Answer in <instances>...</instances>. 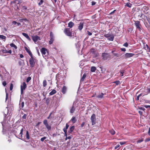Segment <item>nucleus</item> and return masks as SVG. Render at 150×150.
<instances>
[{
	"instance_id": "1",
	"label": "nucleus",
	"mask_w": 150,
	"mask_h": 150,
	"mask_svg": "<svg viewBox=\"0 0 150 150\" xmlns=\"http://www.w3.org/2000/svg\"><path fill=\"white\" fill-rule=\"evenodd\" d=\"M26 85L25 82H23L21 86V94L23 93V91L26 88Z\"/></svg>"
},
{
	"instance_id": "2",
	"label": "nucleus",
	"mask_w": 150,
	"mask_h": 150,
	"mask_svg": "<svg viewBox=\"0 0 150 150\" xmlns=\"http://www.w3.org/2000/svg\"><path fill=\"white\" fill-rule=\"evenodd\" d=\"M102 57L103 59L104 60H107L110 58L109 54L106 53H103Z\"/></svg>"
},
{
	"instance_id": "3",
	"label": "nucleus",
	"mask_w": 150,
	"mask_h": 150,
	"mask_svg": "<svg viewBox=\"0 0 150 150\" xmlns=\"http://www.w3.org/2000/svg\"><path fill=\"white\" fill-rule=\"evenodd\" d=\"M43 124L45 125L48 131H49L51 129V126L48 124L47 120H44L43 121Z\"/></svg>"
},
{
	"instance_id": "4",
	"label": "nucleus",
	"mask_w": 150,
	"mask_h": 150,
	"mask_svg": "<svg viewBox=\"0 0 150 150\" xmlns=\"http://www.w3.org/2000/svg\"><path fill=\"white\" fill-rule=\"evenodd\" d=\"M64 33L68 36H71V32L70 31L69 28H66L64 31Z\"/></svg>"
},
{
	"instance_id": "5",
	"label": "nucleus",
	"mask_w": 150,
	"mask_h": 150,
	"mask_svg": "<svg viewBox=\"0 0 150 150\" xmlns=\"http://www.w3.org/2000/svg\"><path fill=\"white\" fill-rule=\"evenodd\" d=\"M91 120L92 123V125H95L96 124V115L95 114H93L92 115L91 117Z\"/></svg>"
},
{
	"instance_id": "6",
	"label": "nucleus",
	"mask_w": 150,
	"mask_h": 150,
	"mask_svg": "<svg viewBox=\"0 0 150 150\" xmlns=\"http://www.w3.org/2000/svg\"><path fill=\"white\" fill-rule=\"evenodd\" d=\"M134 24L136 27L137 29H138L139 30H140L141 25L140 23V22L139 21H136L134 23Z\"/></svg>"
},
{
	"instance_id": "7",
	"label": "nucleus",
	"mask_w": 150,
	"mask_h": 150,
	"mask_svg": "<svg viewBox=\"0 0 150 150\" xmlns=\"http://www.w3.org/2000/svg\"><path fill=\"white\" fill-rule=\"evenodd\" d=\"M31 58H30L29 60V63L31 65L32 67L34 66L35 64V62L34 61V59L33 57V55L32 56H30Z\"/></svg>"
},
{
	"instance_id": "8",
	"label": "nucleus",
	"mask_w": 150,
	"mask_h": 150,
	"mask_svg": "<svg viewBox=\"0 0 150 150\" xmlns=\"http://www.w3.org/2000/svg\"><path fill=\"white\" fill-rule=\"evenodd\" d=\"M32 38L34 42H36L38 40H40V37L37 35H33L32 36Z\"/></svg>"
},
{
	"instance_id": "9",
	"label": "nucleus",
	"mask_w": 150,
	"mask_h": 150,
	"mask_svg": "<svg viewBox=\"0 0 150 150\" xmlns=\"http://www.w3.org/2000/svg\"><path fill=\"white\" fill-rule=\"evenodd\" d=\"M50 39L49 41V43L50 44H51L53 43L54 40L53 35L52 32H51L50 33Z\"/></svg>"
},
{
	"instance_id": "10",
	"label": "nucleus",
	"mask_w": 150,
	"mask_h": 150,
	"mask_svg": "<svg viewBox=\"0 0 150 150\" xmlns=\"http://www.w3.org/2000/svg\"><path fill=\"white\" fill-rule=\"evenodd\" d=\"M41 52L42 55L46 54L47 52V49L45 48H42L41 50Z\"/></svg>"
},
{
	"instance_id": "11",
	"label": "nucleus",
	"mask_w": 150,
	"mask_h": 150,
	"mask_svg": "<svg viewBox=\"0 0 150 150\" xmlns=\"http://www.w3.org/2000/svg\"><path fill=\"white\" fill-rule=\"evenodd\" d=\"M134 54L133 53H127L125 55V56L126 58H129L133 57Z\"/></svg>"
},
{
	"instance_id": "12",
	"label": "nucleus",
	"mask_w": 150,
	"mask_h": 150,
	"mask_svg": "<svg viewBox=\"0 0 150 150\" xmlns=\"http://www.w3.org/2000/svg\"><path fill=\"white\" fill-rule=\"evenodd\" d=\"M22 34L28 40L30 41L31 40V39L29 37L28 35L25 33H22Z\"/></svg>"
},
{
	"instance_id": "13",
	"label": "nucleus",
	"mask_w": 150,
	"mask_h": 150,
	"mask_svg": "<svg viewBox=\"0 0 150 150\" xmlns=\"http://www.w3.org/2000/svg\"><path fill=\"white\" fill-rule=\"evenodd\" d=\"M25 49L26 51L29 54L30 56H32V54L30 51L26 47H25Z\"/></svg>"
},
{
	"instance_id": "14",
	"label": "nucleus",
	"mask_w": 150,
	"mask_h": 150,
	"mask_svg": "<svg viewBox=\"0 0 150 150\" xmlns=\"http://www.w3.org/2000/svg\"><path fill=\"white\" fill-rule=\"evenodd\" d=\"M83 23H81L78 27V29L80 30H81L83 28Z\"/></svg>"
},
{
	"instance_id": "15",
	"label": "nucleus",
	"mask_w": 150,
	"mask_h": 150,
	"mask_svg": "<svg viewBox=\"0 0 150 150\" xmlns=\"http://www.w3.org/2000/svg\"><path fill=\"white\" fill-rule=\"evenodd\" d=\"M104 95V94L103 93H101L99 95L97 96H96L97 98H102L103 97V96Z\"/></svg>"
},
{
	"instance_id": "16",
	"label": "nucleus",
	"mask_w": 150,
	"mask_h": 150,
	"mask_svg": "<svg viewBox=\"0 0 150 150\" xmlns=\"http://www.w3.org/2000/svg\"><path fill=\"white\" fill-rule=\"evenodd\" d=\"M67 88L65 86H64L62 89V92L63 93L65 94L66 92Z\"/></svg>"
},
{
	"instance_id": "17",
	"label": "nucleus",
	"mask_w": 150,
	"mask_h": 150,
	"mask_svg": "<svg viewBox=\"0 0 150 150\" xmlns=\"http://www.w3.org/2000/svg\"><path fill=\"white\" fill-rule=\"evenodd\" d=\"M74 126H72L70 128V130L68 131L69 133H71L74 130Z\"/></svg>"
},
{
	"instance_id": "18",
	"label": "nucleus",
	"mask_w": 150,
	"mask_h": 150,
	"mask_svg": "<svg viewBox=\"0 0 150 150\" xmlns=\"http://www.w3.org/2000/svg\"><path fill=\"white\" fill-rule=\"evenodd\" d=\"M74 23L72 22H70L69 23H68V27H69L70 28H71L74 25Z\"/></svg>"
},
{
	"instance_id": "19",
	"label": "nucleus",
	"mask_w": 150,
	"mask_h": 150,
	"mask_svg": "<svg viewBox=\"0 0 150 150\" xmlns=\"http://www.w3.org/2000/svg\"><path fill=\"white\" fill-rule=\"evenodd\" d=\"M10 45L11 47H14L15 49H17V46L13 43L10 44Z\"/></svg>"
},
{
	"instance_id": "20",
	"label": "nucleus",
	"mask_w": 150,
	"mask_h": 150,
	"mask_svg": "<svg viewBox=\"0 0 150 150\" xmlns=\"http://www.w3.org/2000/svg\"><path fill=\"white\" fill-rule=\"evenodd\" d=\"M96 68L95 67H92L91 68V71L92 72H94L96 70Z\"/></svg>"
},
{
	"instance_id": "21",
	"label": "nucleus",
	"mask_w": 150,
	"mask_h": 150,
	"mask_svg": "<svg viewBox=\"0 0 150 150\" xmlns=\"http://www.w3.org/2000/svg\"><path fill=\"white\" fill-rule=\"evenodd\" d=\"M56 90L54 89L49 94L50 95H52L55 94V93H56Z\"/></svg>"
},
{
	"instance_id": "22",
	"label": "nucleus",
	"mask_w": 150,
	"mask_h": 150,
	"mask_svg": "<svg viewBox=\"0 0 150 150\" xmlns=\"http://www.w3.org/2000/svg\"><path fill=\"white\" fill-rule=\"evenodd\" d=\"M71 120L73 123H75L76 121V117H73L71 119Z\"/></svg>"
},
{
	"instance_id": "23",
	"label": "nucleus",
	"mask_w": 150,
	"mask_h": 150,
	"mask_svg": "<svg viewBox=\"0 0 150 150\" xmlns=\"http://www.w3.org/2000/svg\"><path fill=\"white\" fill-rule=\"evenodd\" d=\"M108 39L110 41H113L114 39V36L113 35H111V36Z\"/></svg>"
},
{
	"instance_id": "24",
	"label": "nucleus",
	"mask_w": 150,
	"mask_h": 150,
	"mask_svg": "<svg viewBox=\"0 0 150 150\" xmlns=\"http://www.w3.org/2000/svg\"><path fill=\"white\" fill-rule=\"evenodd\" d=\"M75 110V108L73 106H72L70 110V112L71 113H73Z\"/></svg>"
},
{
	"instance_id": "25",
	"label": "nucleus",
	"mask_w": 150,
	"mask_h": 150,
	"mask_svg": "<svg viewBox=\"0 0 150 150\" xmlns=\"http://www.w3.org/2000/svg\"><path fill=\"white\" fill-rule=\"evenodd\" d=\"M144 48L148 52H149L150 49L147 45H146V46Z\"/></svg>"
},
{
	"instance_id": "26",
	"label": "nucleus",
	"mask_w": 150,
	"mask_h": 150,
	"mask_svg": "<svg viewBox=\"0 0 150 150\" xmlns=\"http://www.w3.org/2000/svg\"><path fill=\"white\" fill-rule=\"evenodd\" d=\"M120 75L122 76H123V74L125 72V70H120Z\"/></svg>"
},
{
	"instance_id": "27",
	"label": "nucleus",
	"mask_w": 150,
	"mask_h": 150,
	"mask_svg": "<svg viewBox=\"0 0 150 150\" xmlns=\"http://www.w3.org/2000/svg\"><path fill=\"white\" fill-rule=\"evenodd\" d=\"M132 6V4H130V3H127L125 5V6H127L129 8L131 7Z\"/></svg>"
},
{
	"instance_id": "28",
	"label": "nucleus",
	"mask_w": 150,
	"mask_h": 150,
	"mask_svg": "<svg viewBox=\"0 0 150 150\" xmlns=\"http://www.w3.org/2000/svg\"><path fill=\"white\" fill-rule=\"evenodd\" d=\"M86 74H83V76L81 79V81H83L84 80V79H85V77H86Z\"/></svg>"
},
{
	"instance_id": "29",
	"label": "nucleus",
	"mask_w": 150,
	"mask_h": 150,
	"mask_svg": "<svg viewBox=\"0 0 150 150\" xmlns=\"http://www.w3.org/2000/svg\"><path fill=\"white\" fill-rule=\"evenodd\" d=\"M26 137L27 139H30V136L29 134L28 131H27L26 133Z\"/></svg>"
},
{
	"instance_id": "30",
	"label": "nucleus",
	"mask_w": 150,
	"mask_h": 150,
	"mask_svg": "<svg viewBox=\"0 0 150 150\" xmlns=\"http://www.w3.org/2000/svg\"><path fill=\"white\" fill-rule=\"evenodd\" d=\"M111 34L108 33L107 34H105L104 35V36L106 38H109L111 36Z\"/></svg>"
},
{
	"instance_id": "31",
	"label": "nucleus",
	"mask_w": 150,
	"mask_h": 150,
	"mask_svg": "<svg viewBox=\"0 0 150 150\" xmlns=\"http://www.w3.org/2000/svg\"><path fill=\"white\" fill-rule=\"evenodd\" d=\"M43 86L44 87H45L46 86L47 84V81L46 80H44L43 81Z\"/></svg>"
},
{
	"instance_id": "32",
	"label": "nucleus",
	"mask_w": 150,
	"mask_h": 150,
	"mask_svg": "<svg viewBox=\"0 0 150 150\" xmlns=\"http://www.w3.org/2000/svg\"><path fill=\"white\" fill-rule=\"evenodd\" d=\"M109 132L112 135H114V134H115V131L113 129H112L111 130H110L109 131Z\"/></svg>"
},
{
	"instance_id": "33",
	"label": "nucleus",
	"mask_w": 150,
	"mask_h": 150,
	"mask_svg": "<svg viewBox=\"0 0 150 150\" xmlns=\"http://www.w3.org/2000/svg\"><path fill=\"white\" fill-rule=\"evenodd\" d=\"M0 38L2 39H5L6 38V37L2 35H0Z\"/></svg>"
},
{
	"instance_id": "34",
	"label": "nucleus",
	"mask_w": 150,
	"mask_h": 150,
	"mask_svg": "<svg viewBox=\"0 0 150 150\" xmlns=\"http://www.w3.org/2000/svg\"><path fill=\"white\" fill-rule=\"evenodd\" d=\"M31 79V77H28L26 79V82H28Z\"/></svg>"
},
{
	"instance_id": "35",
	"label": "nucleus",
	"mask_w": 150,
	"mask_h": 150,
	"mask_svg": "<svg viewBox=\"0 0 150 150\" xmlns=\"http://www.w3.org/2000/svg\"><path fill=\"white\" fill-rule=\"evenodd\" d=\"M20 105L21 108H22L24 106V102H22L20 104Z\"/></svg>"
},
{
	"instance_id": "36",
	"label": "nucleus",
	"mask_w": 150,
	"mask_h": 150,
	"mask_svg": "<svg viewBox=\"0 0 150 150\" xmlns=\"http://www.w3.org/2000/svg\"><path fill=\"white\" fill-rule=\"evenodd\" d=\"M13 84L12 83H11L10 84V89L11 91L13 89Z\"/></svg>"
},
{
	"instance_id": "37",
	"label": "nucleus",
	"mask_w": 150,
	"mask_h": 150,
	"mask_svg": "<svg viewBox=\"0 0 150 150\" xmlns=\"http://www.w3.org/2000/svg\"><path fill=\"white\" fill-rule=\"evenodd\" d=\"M6 100L8 98V93L6 92Z\"/></svg>"
},
{
	"instance_id": "38",
	"label": "nucleus",
	"mask_w": 150,
	"mask_h": 150,
	"mask_svg": "<svg viewBox=\"0 0 150 150\" xmlns=\"http://www.w3.org/2000/svg\"><path fill=\"white\" fill-rule=\"evenodd\" d=\"M46 139V137H42L41 139L40 140L42 142H43L44 140H45Z\"/></svg>"
},
{
	"instance_id": "39",
	"label": "nucleus",
	"mask_w": 150,
	"mask_h": 150,
	"mask_svg": "<svg viewBox=\"0 0 150 150\" xmlns=\"http://www.w3.org/2000/svg\"><path fill=\"white\" fill-rule=\"evenodd\" d=\"M143 141V139L142 138L141 139H139L137 141V143H140L142 142Z\"/></svg>"
},
{
	"instance_id": "40",
	"label": "nucleus",
	"mask_w": 150,
	"mask_h": 150,
	"mask_svg": "<svg viewBox=\"0 0 150 150\" xmlns=\"http://www.w3.org/2000/svg\"><path fill=\"white\" fill-rule=\"evenodd\" d=\"M120 82L119 81H116L114 82V83H116L117 85H118L120 83Z\"/></svg>"
},
{
	"instance_id": "41",
	"label": "nucleus",
	"mask_w": 150,
	"mask_h": 150,
	"mask_svg": "<svg viewBox=\"0 0 150 150\" xmlns=\"http://www.w3.org/2000/svg\"><path fill=\"white\" fill-rule=\"evenodd\" d=\"M43 2V0H41L40 2L38 3V5H41V4H42Z\"/></svg>"
},
{
	"instance_id": "42",
	"label": "nucleus",
	"mask_w": 150,
	"mask_h": 150,
	"mask_svg": "<svg viewBox=\"0 0 150 150\" xmlns=\"http://www.w3.org/2000/svg\"><path fill=\"white\" fill-rule=\"evenodd\" d=\"M128 45V43L127 42L125 43L123 45L125 47H127Z\"/></svg>"
},
{
	"instance_id": "43",
	"label": "nucleus",
	"mask_w": 150,
	"mask_h": 150,
	"mask_svg": "<svg viewBox=\"0 0 150 150\" xmlns=\"http://www.w3.org/2000/svg\"><path fill=\"white\" fill-rule=\"evenodd\" d=\"M27 115L26 114H24L23 116L22 117V118L24 119H26Z\"/></svg>"
},
{
	"instance_id": "44",
	"label": "nucleus",
	"mask_w": 150,
	"mask_h": 150,
	"mask_svg": "<svg viewBox=\"0 0 150 150\" xmlns=\"http://www.w3.org/2000/svg\"><path fill=\"white\" fill-rule=\"evenodd\" d=\"M149 141H150V138H146L145 140V142H149Z\"/></svg>"
},
{
	"instance_id": "45",
	"label": "nucleus",
	"mask_w": 150,
	"mask_h": 150,
	"mask_svg": "<svg viewBox=\"0 0 150 150\" xmlns=\"http://www.w3.org/2000/svg\"><path fill=\"white\" fill-rule=\"evenodd\" d=\"M23 129L22 128L21 130V132L20 134L21 135V136H22V135L23 134Z\"/></svg>"
},
{
	"instance_id": "46",
	"label": "nucleus",
	"mask_w": 150,
	"mask_h": 150,
	"mask_svg": "<svg viewBox=\"0 0 150 150\" xmlns=\"http://www.w3.org/2000/svg\"><path fill=\"white\" fill-rule=\"evenodd\" d=\"M3 85L4 86H5L6 85V83L5 81H4L2 83Z\"/></svg>"
},
{
	"instance_id": "47",
	"label": "nucleus",
	"mask_w": 150,
	"mask_h": 150,
	"mask_svg": "<svg viewBox=\"0 0 150 150\" xmlns=\"http://www.w3.org/2000/svg\"><path fill=\"white\" fill-rule=\"evenodd\" d=\"M139 109L142 110L143 111H144L145 110V108H144L143 107H140L139 108Z\"/></svg>"
},
{
	"instance_id": "48",
	"label": "nucleus",
	"mask_w": 150,
	"mask_h": 150,
	"mask_svg": "<svg viewBox=\"0 0 150 150\" xmlns=\"http://www.w3.org/2000/svg\"><path fill=\"white\" fill-rule=\"evenodd\" d=\"M120 146V145L119 144H118L115 147V149H117Z\"/></svg>"
},
{
	"instance_id": "49",
	"label": "nucleus",
	"mask_w": 150,
	"mask_h": 150,
	"mask_svg": "<svg viewBox=\"0 0 150 150\" xmlns=\"http://www.w3.org/2000/svg\"><path fill=\"white\" fill-rule=\"evenodd\" d=\"M141 96V94H139L138 96H137L136 99L137 100H139V97Z\"/></svg>"
},
{
	"instance_id": "50",
	"label": "nucleus",
	"mask_w": 150,
	"mask_h": 150,
	"mask_svg": "<svg viewBox=\"0 0 150 150\" xmlns=\"http://www.w3.org/2000/svg\"><path fill=\"white\" fill-rule=\"evenodd\" d=\"M121 50L122 51H123V52H125L126 51V49L125 48H122L121 49Z\"/></svg>"
},
{
	"instance_id": "51",
	"label": "nucleus",
	"mask_w": 150,
	"mask_h": 150,
	"mask_svg": "<svg viewBox=\"0 0 150 150\" xmlns=\"http://www.w3.org/2000/svg\"><path fill=\"white\" fill-rule=\"evenodd\" d=\"M69 127V125H68L67 123L66 124V127L65 128L66 129H67L68 127Z\"/></svg>"
},
{
	"instance_id": "52",
	"label": "nucleus",
	"mask_w": 150,
	"mask_h": 150,
	"mask_svg": "<svg viewBox=\"0 0 150 150\" xmlns=\"http://www.w3.org/2000/svg\"><path fill=\"white\" fill-rule=\"evenodd\" d=\"M87 32H88V35H92V33L91 32H90L89 31H87Z\"/></svg>"
},
{
	"instance_id": "53",
	"label": "nucleus",
	"mask_w": 150,
	"mask_h": 150,
	"mask_svg": "<svg viewBox=\"0 0 150 150\" xmlns=\"http://www.w3.org/2000/svg\"><path fill=\"white\" fill-rule=\"evenodd\" d=\"M84 125H85V122H82L81 125V127H83Z\"/></svg>"
},
{
	"instance_id": "54",
	"label": "nucleus",
	"mask_w": 150,
	"mask_h": 150,
	"mask_svg": "<svg viewBox=\"0 0 150 150\" xmlns=\"http://www.w3.org/2000/svg\"><path fill=\"white\" fill-rule=\"evenodd\" d=\"M96 4V2L94 1H93L92 2V5L93 6L95 5Z\"/></svg>"
},
{
	"instance_id": "55",
	"label": "nucleus",
	"mask_w": 150,
	"mask_h": 150,
	"mask_svg": "<svg viewBox=\"0 0 150 150\" xmlns=\"http://www.w3.org/2000/svg\"><path fill=\"white\" fill-rule=\"evenodd\" d=\"M67 129H66L65 128H64L63 130L64 133H67Z\"/></svg>"
},
{
	"instance_id": "56",
	"label": "nucleus",
	"mask_w": 150,
	"mask_h": 150,
	"mask_svg": "<svg viewBox=\"0 0 150 150\" xmlns=\"http://www.w3.org/2000/svg\"><path fill=\"white\" fill-rule=\"evenodd\" d=\"M125 143H126V142H120V144H121V145H122L125 144Z\"/></svg>"
},
{
	"instance_id": "57",
	"label": "nucleus",
	"mask_w": 150,
	"mask_h": 150,
	"mask_svg": "<svg viewBox=\"0 0 150 150\" xmlns=\"http://www.w3.org/2000/svg\"><path fill=\"white\" fill-rule=\"evenodd\" d=\"M17 23V22H16V21H13L12 22V23L13 24H14L15 25Z\"/></svg>"
},
{
	"instance_id": "58",
	"label": "nucleus",
	"mask_w": 150,
	"mask_h": 150,
	"mask_svg": "<svg viewBox=\"0 0 150 150\" xmlns=\"http://www.w3.org/2000/svg\"><path fill=\"white\" fill-rule=\"evenodd\" d=\"M144 107H145V108H149L150 107V105H145L144 106Z\"/></svg>"
},
{
	"instance_id": "59",
	"label": "nucleus",
	"mask_w": 150,
	"mask_h": 150,
	"mask_svg": "<svg viewBox=\"0 0 150 150\" xmlns=\"http://www.w3.org/2000/svg\"><path fill=\"white\" fill-rule=\"evenodd\" d=\"M148 134L150 136V127H149V131L148 132Z\"/></svg>"
},
{
	"instance_id": "60",
	"label": "nucleus",
	"mask_w": 150,
	"mask_h": 150,
	"mask_svg": "<svg viewBox=\"0 0 150 150\" xmlns=\"http://www.w3.org/2000/svg\"><path fill=\"white\" fill-rule=\"evenodd\" d=\"M138 112L139 113V114L141 115H142V112L140 111H139Z\"/></svg>"
},
{
	"instance_id": "61",
	"label": "nucleus",
	"mask_w": 150,
	"mask_h": 150,
	"mask_svg": "<svg viewBox=\"0 0 150 150\" xmlns=\"http://www.w3.org/2000/svg\"><path fill=\"white\" fill-rule=\"evenodd\" d=\"M51 114H52V113H51L50 114L49 116L47 117V119H50V116L51 115Z\"/></svg>"
},
{
	"instance_id": "62",
	"label": "nucleus",
	"mask_w": 150,
	"mask_h": 150,
	"mask_svg": "<svg viewBox=\"0 0 150 150\" xmlns=\"http://www.w3.org/2000/svg\"><path fill=\"white\" fill-rule=\"evenodd\" d=\"M8 52L10 54H11V53L12 51H11V50H9V51H8V52Z\"/></svg>"
},
{
	"instance_id": "63",
	"label": "nucleus",
	"mask_w": 150,
	"mask_h": 150,
	"mask_svg": "<svg viewBox=\"0 0 150 150\" xmlns=\"http://www.w3.org/2000/svg\"><path fill=\"white\" fill-rule=\"evenodd\" d=\"M23 9H26L27 8L26 6H23Z\"/></svg>"
},
{
	"instance_id": "64",
	"label": "nucleus",
	"mask_w": 150,
	"mask_h": 150,
	"mask_svg": "<svg viewBox=\"0 0 150 150\" xmlns=\"http://www.w3.org/2000/svg\"><path fill=\"white\" fill-rule=\"evenodd\" d=\"M20 57L21 58H23V56L22 54H20Z\"/></svg>"
}]
</instances>
